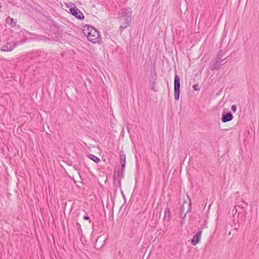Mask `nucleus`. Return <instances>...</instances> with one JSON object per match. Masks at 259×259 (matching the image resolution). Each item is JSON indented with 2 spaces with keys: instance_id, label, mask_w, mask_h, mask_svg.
Listing matches in <instances>:
<instances>
[{
  "instance_id": "0eeeda50",
  "label": "nucleus",
  "mask_w": 259,
  "mask_h": 259,
  "mask_svg": "<svg viewBox=\"0 0 259 259\" xmlns=\"http://www.w3.org/2000/svg\"><path fill=\"white\" fill-rule=\"evenodd\" d=\"M17 46V43L12 42V43L7 42L4 45L1 49L2 51H11Z\"/></svg>"
},
{
  "instance_id": "1a4fd4ad",
  "label": "nucleus",
  "mask_w": 259,
  "mask_h": 259,
  "mask_svg": "<svg viewBox=\"0 0 259 259\" xmlns=\"http://www.w3.org/2000/svg\"><path fill=\"white\" fill-rule=\"evenodd\" d=\"M120 160L121 163V174L124 171L125 165V155L123 151L120 152Z\"/></svg>"
},
{
  "instance_id": "aec40b11",
  "label": "nucleus",
  "mask_w": 259,
  "mask_h": 259,
  "mask_svg": "<svg viewBox=\"0 0 259 259\" xmlns=\"http://www.w3.org/2000/svg\"><path fill=\"white\" fill-rule=\"evenodd\" d=\"M231 110L233 112H235L237 110V107L235 105H233L231 106Z\"/></svg>"
},
{
  "instance_id": "bb28decb",
  "label": "nucleus",
  "mask_w": 259,
  "mask_h": 259,
  "mask_svg": "<svg viewBox=\"0 0 259 259\" xmlns=\"http://www.w3.org/2000/svg\"><path fill=\"white\" fill-rule=\"evenodd\" d=\"M155 83V81H153V86H154Z\"/></svg>"
},
{
  "instance_id": "f8f14e48",
  "label": "nucleus",
  "mask_w": 259,
  "mask_h": 259,
  "mask_svg": "<svg viewBox=\"0 0 259 259\" xmlns=\"http://www.w3.org/2000/svg\"><path fill=\"white\" fill-rule=\"evenodd\" d=\"M88 157L97 163H99L100 161V159L99 158L92 154H89L88 155Z\"/></svg>"
},
{
  "instance_id": "f3484780",
  "label": "nucleus",
  "mask_w": 259,
  "mask_h": 259,
  "mask_svg": "<svg viewBox=\"0 0 259 259\" xmlns=\"http://www.w3.org/2000/svg\"><path fill=\"white\" fill-rule=\"evenodd\" d=\"M180 215L181 216H182L184 214V213L185 212V207H184V204H183L181 208H180Z\"/></svg>"
},
{
  "instance_id": "2eb2a0df",
  "label": "nucleus",
  "mask_w": 259,
  "mask_h": 259,
  "mask_svg": "<svg viewBox=\"0 0 259 259\" xmlns=\"http://www.w3.org/2000/svg\"><path fill=\"white\" fill-rule=\"evenodd\" d=\"M119 177V170H115L113 175V180L114 181L117 180L118 179Z\"/></svg>"
},
{
  "instance_id": "dca6fc26",
  "label": "nucleus",
  "mask_w": 259,
  "mask_h": 259,
  "mask_svg": "<svg viewBox=\"0 0 259 259\" xmlns=\"http://www.w3.org/2000/svg\"><path fill=\"white\" fill-rule=\"evenodd\" d=\"M76 229L78 231V234H82V229L81 228L80 224L79 223L77 222L76 223Z\"/></svg>"
},
{
  "instance_id": "cd10ccee",
  "label": "nucleus",
  "mask_w": 259,
  "mask_h": 259,
  "mask_svg": "<svg viewBox=\"0 0 259 259\" xmlns=\"http://www.w3.org/2000/svg\"><path fill=\"white\" fill-rule=\"evenodd\" d=\"M123 205H121V207H120V209L122 208V207H123Z\"/></svg>"
},
{
  "instance_id": "5701e85b",
  "label": "nucleus",
  "mask_w": 259,
  "mask_h": 259,
  "mask_svg": "<svg viewBox=\"0 0 259 259\" xmlns=\"http://www.w3.org/2000/svg\"><path fill=\"white\" fill-rule=\"evenodd\" d=\"M121 194H122V197H123V199L124 200V203H125L126 201V199L125 196V195H124V193H123L122 191H121Z\"/></svg>"
},
{
  "instance_id": "412c9836",
  "label": "nucleus",
  "mask_w": 259,
  "mask_h": 259,
  "mask_svg": "<svg viewBox=\"0 0 259 259\" xmlns=\"http://www.w3.org/2000/svg\"><path fill=\"white\" fill-rule=\"evenodd\" d=\"M223 55V53L222 51H220L218 53V54H217V57H221L222 58V56Z\"/></svg>"
},
{
  "instance_id": "20e7f679",
  "label": "nucleus",
  "mask_w": 259,
  "mask_h": 259,
  "mask_svg": "<svg viewBox=\"0 0 259 259\" xmlns=\"http://www.w3.org/2000/svg\"><path fill=\"white\" fill-rule=\"evenodd\" d=\"M67 7L69 8L70 14L79 20H82L84 18V15L82 13L77 9L73 3L68 4L66 5Z\"/></svg>"
},
{
  "instance_id": "7ed1b4c3",
  "label": "nucleus",
  "mask_w": 259,
  "mask_h": 259,
  "mask_svg": "<svg viewBox=\"0 0 259 259\" xmlns=\"http://www.w3.org/2000/svg\"><path fill=\"white\" fill-rule=\"evenodd\" d=\"M33 35L35 36L34 38L35 40L38 41H42L48 44H51L54 41H59L61 39V36L59 33L53 32L51 34L49 33L47 36L43 35Z\"/></svg>"
},
{
  "instance_id": "9d476101",
  "label": "nucleus",
  "mask_w": 259,
  "mask_h": 259,
  "mask_svg": "<svg viewBox=\"0 0 259 259\" xmlns=\"http://www.w3.org/2000/svg\"><path fill=\"white\" fill-rule=\"evenodd\" d=\"M164 221L167 222H169L171 219L170 211L169 208L166 207L164 210V216L163 218Z\"/></svg>"
},
{
  "instance_id": "f257e3e1",
  "label": "nucleus",
  "mask_w": 259,
  "mask_h": 259,
  "mask_svg": "<svg viewBox=\"0 0 259 259\" xmlns=\"http://www.w3.org/2000/svg\"><path fill=\"white\" fill-rule=\"evenodd\" d=\"M133 11L131 8L126 7L121 9L118 12V22L120 24L119 30L122 32L124 29L129 26L132 22Z\"/></svg>"
},
{
  "instance_id": "b1692460",
  "label": "nucleus",
  "mask_w": 259,
  "mask_h": 259,
  "mask_svg": "<svg viewBox=\"0 0 259 259\" xmlns=\"http://www.w3.org/2000/svg\"><path fill=\"white\" fill-rule=\"evenodd\" d=\"M73 168H74L75 170H78V168H77V166H76V165H74V166H73Z\"/></svg>"
},
{
  "instance_id": "393cba45",
  "label": "nucleus",
  "mask_w": 259,
  "mask_h": 259,
  "mask_svg": "<svg viewBox=\"0 0 259 259\" xmlns=\"http://www.w3.org/2000/svg\"><path fill=\"white\" fill-rule=\"evenodd\" d=\"M151 90L154 91H155V92L157 91V90H155V88H154V86L152 87V88H151Z\"/></svg>"
},
{
  "instance_id": "6ab92c4d",
  "label": "nucleus",
  "mask_w": 259,
  "mask_h": 259,
  "mask_svg": "<svg viewBox=\"0 0 259 259\" xmlns=\"http://www.w3.org/2000/svg\"><path fill=\"white\" fill-rule=\"evenodd\" d=\"M222 58L221 57H217L214 59V61L216 62H218L219 63H221V62L224 60H222L221 59Z\"/></svg>"
},
{
  "instance_id": "9b49d317",
  "label": "nucleus",
  "mask_w": 259,
  "mask_h": 259,
  "mask_svg": "<svg viewBox=\"0 0 259 259\" xmlns=\"http://www.w3.org/2000/svg\"><path fill=\"white\" fill-rule=\"evenodd\" d=\"M221 66L222 65L221 64V63H219V62H216L214 61V63L210 67V69L212 71L218 70L219 69H220Z\"/></svg>"
},
{
  "instance_id": "6e6552de",
  "label": "nucleus",
  "mask_w": 259,
  "mask_h": 259,
  "mask_svg": "<svg viewBox=\"0 0 259 259\" xmlns=\"http://www.w3.org/2000/svg\"><path fill=\"white\" fill-rule=\"evenodd\" d=\"M202 230H199L191 239V244L193 245H195L200 242V237L202 234Z\"/></svg>"
},
{
  "instance_id": "39448f33",
  "label": "nucleus",
  "mask_w": 259,
  "mask_h": 259,
  "mask_svg": "<svg viewBox=\"0 0 259 259\" xmlns=\"http://www.w3.org/2000/svg\"><path fill=\"white\" fill-rule=\"evenodd\" d=\"M180 94V78L178 75L175 74L174 78V97L176 100H178Z\"/></svg>"
},
{
  "instance_id": "c85d7f7f",
  "label": "nucleus",
  "mask_w": 259,
  "mask_h": 259,
  "mask_svg": "<svg viewBox=\"0 0 259 259\" xmlns=\"http://www.w3.org/2000/svg\"><path fill=\"white\" fill-rule=\"evenodd\" d=\"M224 130L226 131H227L228 130V129H225Z\"/></svg>"
},
{
  "instance_id": "423d86ee",
  "label": "nucleus",
  "mask_w": 259,
  "mask_h": 259,
  "mask_svg": "<svg viewBox=\"0 0 259 259\" xmlns=\"http://www.w3.org/2000/svg\"><path fill=\"white\" fill-rule=\"evenodd\" d=\"M233 118V115L231 112H223L222 115L221 120L223 122L226 123L231 121Z\"/></svg>"
},
{
  "instance_id": "4be33fe9",
  "label": "nucleus",
  "mask_w": 259,
  "mask_h": 259,
  "mask_svg": "<svg viewBox=\"0 0 259 259\" xmlns=\"http://www.w3.org/2000/svg\"><path fill=\"white\" fill-rule=\"evenodd\" d=\"M83 219L84 220H88V221H89L90 222H91L90 217H88L87 215H85L83 216Z\"/></svg>"
},
{
  "instance_id": "a211bd4d",
  "label": "nucleus",
  "mask_w": 259,
  "mask_h": 259,
  "mask_svg": "<svg viewBox=\"0 0 259 259\" xmlns=\"http://www.w3.org/2000/svg\"><path fill=\"white\" fill-rule=\"evenodd\" d=\"M193 88L194 90L196 91H199V90H200V88L199 87V84L198 83L194 84L193 85Z\"/></svg>"
},
{
  "instance_id": "ddd939ff",
  "label": "nucleus",
  "mask_w": 259,
  "mask_h": 259,
  "mask_svg": "<svg viewBox=\"0 0 259 259\" xmlns=\"http://www.w3.org/2000/svg\"><path fill=\"white\" fill-rule=\"evenodd\" d=\"M6 22L11 26H15L16 24L14 22V19L9 16L6 18Z\"/></svg>"
},
{
  "instance_id": "f03ea898",
  "label": "nucleus",
  "mask_w": 259,
  "mask_h": 259,
  "mask_svg": "<svg viewBox=\"0 0 259 259\" xmlns=\"http://www.w3.org/2000/svg\"><path fill=\"white\" fill-rule=\"evenodd\" d=\"M82 32L88 39L93 43L100 42L101 38L99 32L95 27L89 25H85L83 26Z\"/></svg>"
},
{
  "instance_id": "a878e982",
  "label": "nucleus",
  "mask_w": 259,
  "mask_h": 259,
  "mask_svg": "<svg viewBox=\"0 0 259 259\" xmlns=\"http://www.w3.org/2000/svg\"><path fill=\"white\" fill-rule=\"evenodd\" d=\"M237 206H237V205H236V206L235 207V213H236V212H237V208H236Z\"/></svg>"
},
{
  "instance_id": "4468645a",
  "label": "nucleus",
  "mask_w": 259,
  "mask_h": 259,
  "mask_svg": "<svg viewBox=\"0 0 259 259\" xmlns=\"http://www.w3.org/2000/svg\"><path fill=\"white\" fill-rule=\"evenodd\" d=\"M191 211V203L190 202L188 209L187 210V211L186 212L184 213V214L183 215L181 216L182 218L181 222V224L183 225L185 223L186 214L188 211Z\"/></svg>"
}]
</instances>
